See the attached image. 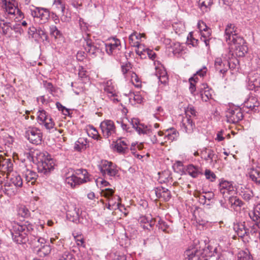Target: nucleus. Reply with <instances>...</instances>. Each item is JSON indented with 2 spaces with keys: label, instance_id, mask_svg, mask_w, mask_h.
I'll list each match as a JSON object with an SVG mask.
<instances>
[{
  "label": "nucleus",
  "instance_id": "obj_1",
  "mask_svg": "<svg viewBox=\"0 0 260 260\" xmlns=\"http://www.w3.org/2000/svg\"><path fill=\"white\" fill-rule=\"evenodd\" d=\"M225 41L229 45L235 54L238 57H243L247 53L248 48L244 39L239 36L234 24H229L225 29Z\"/></svg>",
  "mask_w": 260,
  "mask_h": 260
},
{
  "label": "nucleus",
  "instance_id": "obj_2",
  "mask_svg": "<svg viewBox=\"0 0 260 260\" xmlns=\"http://www.w3.org/2000/svg\"><path fill=\"white\" fill-rule=\"evenodd\" d=\"M33 230V225L28 221L14 223L11 229L13 241L17 244H25L28 241V235Z\"/></svg>",
  "mask_w": 260,
  "mask_h": 260
},
{
  "label": "nucleus",
  "instance_id": "obj_3",
  "mask_svg": "<svg viewBox=\"0 0 260 260\" xmlns=\"http://www.w3.org/2000/svg\"><path fill=\"white\" fill-rule=\"evenodd\" d=\"M90 175L86 170L80 169L74 171L71 176L66 177L65 181L72 188H74L82 184L90 181Z\"/></svg>",
  "mask_w": 260,
  "mask_h": 260
},
{
  "label": "nucleus",
  "instance_id": "obj_4",
  "mask_svg": "<svg viewBox=\"0 0 260 260\" xmlns=\"http://www.w3.org/2000/svg\"><path fill=\"white\" fill-rule=\"evenodd\" d=\"M130 123L139 134L147 135L150 137L151 142L153 144L157 143L156 136L155 135H153L150 126H146L144 124L140 123L139 119L137 118L131 119Z\"/></svg>",
  "mask_w": 260,
  "mask_h": 260
},
{
  "label": "nucleus",
  "instance_id": "obj_5",
  "mask_svg": "<svg viewBox=\"0 0 260 260\" xmlns=\"http://www.w3.org/2000/svg\"><path fill=\"white\" fill-rule=\"evenodd\" d=\"M85 43L83 45L85 50L94 56H96L102 52L105 45V43L103 41L93 42L90 39H85Z\"/></svg>",
  "mask_w": 260,
  "mask_h": 260
},
{
  "label": "nucleus",
  "instance_id": "obj_6",
  "mask_svg": "<svg viewBox=\"0 0 260 260\" xmlns=\"http://www.w3.org/2000/svg\"><path fill=\"white\" fill-rule=\"evenodd\" d=\"M30 14L41 24L45 23L50 18V12L48 9L41 7H35L30 9Z\"/></svg>",
  "mask_w": 260,
  "mask_h": 260
},
{
  "label": "nucleus",
  "instance_id": "obj_7",
  "mask_svg": "<svg viewBox=\"0 0 260 260\" xmlns=\"http://www.w3.org/2000/svg\"><path fill=\"white\" fill-rule=\"evenodd\" d=\"M225 116L228 122L236 123L243 119V114L240 108L231 107L226 111Z\"/></svg>",
  "mask_w": 260,
  "mask_h": 260
},
{
  "label": "nucleus",
  "instance_id": "obj_8",
  "mask_svg": "<svg viewBox=\"0 0 260 260\" xmlns=\"http://www.w3.org/2000/svg\"><path fill=\"white\" fill-rule=\"evenodd\" d=\"M20 167L25 181L27 183L30 182L31 185L35 184L38 177L37 173L26 168V166L23 161H22L21 164H20Z\"/></svg>",
  "mask_w": 260,
  "mask_h": 260
},
{
  "label": "nucleus",
  "instance_id": "obj_9",
  "mask_svg": "<svg viewBox=\"0 0 260 260\" xmlns=\"http://www.w3.org/2000/svg\"><path fill=\"white\" fill-rule=\"evenodd\" d=\"M100 128L105 138H108L116 133L114 123L111 120H105L102 121L100 124Z\"/></svg>",
  "mask_w": 260,
  "mask_h": 260
},
{
  "label": "nucleus",
  "instance_id": "obj_10",
  "mask_svg": "<svg viewBox=\"0 0 260 260\" xmlns=\"http://www.w3.org/2000/svg\"><path fill=\"white\" fill-rule=\"evenodd\" d=\"M200 248V246L196 245L187 249L184 252L185 260H202L203 249Z\"/></svg>",
  "mask_w": 260,
  "mask_h": 260
},
{
  "label": "nucleus",
  "instance_id": "obj_11",
  "mask_svg": "<svg viewBox=\"0 0 260 260\" xmlns=\"http://www.w3.org/2000/svg\"><path fill=\"white\" fill-rule=\"evenodd\" d=\"M54 169V165H53V160L50 158H45L43 160H40L38 163V172L47 176L50 172Z\"/></svg>",
  "mask_w": 260,
  "mask_h": 260
},
{
  "label": "nucleus",
  "instance_id": "obj_12",
  "mask_svg": "<svg viewBox=\"0 0 260 260\" xmlns=\"http://www.w3.org/2000/svg\"><path fill=\"white\" fill-rule=\"evenodd\" d=\"M181 127L184 129L185 133L188 135L189 139L193 140L196 139L195 135L193 134L194 129L196 128V125L190 118L185 117L183 119Z\"/></svg>",
  "mask_w": 260,
  "mask_h": 260
},
{
  "label": "nucleus",
  "instance_id": "obj_13",
  "mask_svg": "<svg viewBox=\"0 0 260 260\" xmlns=\"http://www.w3.org/2000/svg\"><path fill=\"white\" fill-rule=\"evenodd\" d=\"M100 171L105 177H106V175L110 177H115L118 173V171L116 169L115 165L112 162L108 161H105L101 167Z\"/></svg>",
  "mask_w": 260,
  "mask_h": 260
},
{
  "label": "nucleus",
  "instance_id": "obj_14",
  "mask_svg": "<svg viewBox=\"0 0 260 260\" xmlns=\"http://www.w3.org/2000/svg\"><path fill=\"white\" fill-rule=\"evenodd\" d=\"M25 137L30 143L34 144H40L42 141V134L37 128H33L27 130L25 133Z\"/></svg>",
  "mask_w": 260,
  "mask_h": 260
},
{
  "label": "nucleus",
  "instance_id": "obj_15",
  "mask_svg": "<svg viewBox=\"0 0 260 260\" xmlns=\"http://www.w3.org/2000/svg\"><path fill=\"white\" fill-rule=\"evenodd\" d=\"M212 248L205 247L203 248V255L202 260H219V254L217 252V248H214L212 251Z\"/></svg>",
  "mask_w": 260,
  "mask_h": 260
},
{
  "label": "nucleus",
  "instance_id": "obj_16",
  "mask_svg": "<svg viewBox=\"0 0 260 260\" xmlns=\"http://www.w3.org/2000/svg\"><path fill=\"white\" fill-rule=\"evenodd\" d=\"M13 170V164L11 158H6L0 155V171L9 173Z\"/></svg>",
  "mask_w": 260,
  "mask_h": 260
},
{
  "label": "nucleus",
  "instance_id": "obj_17",
  "mask_svg": "<svg viewBox=\"0 0 260 260\" xmlns=\"http://www.w3.org/2000/svg\"><path fill=\"white\" fill-rule=\"evenodd\" d=\"M219 189L223 197L226 198V193L230 194L234 191V186L231 182L222 180L219 184Z\"/></svg>",
  "mask_w": 260,
  "mask_h": 260
},
{
  "label": "nucleus",
  "instance_id": "obj_18",
  "mask_svg": "<svg viewBox=\"0 0 260 260\" xmlns=\"http://www.w3.org/2000/svg\"><path fill=\"white\" fill-rule=\"evenodd\" d=\"M157 198L162 199L165 202L169 201L171 198V194L168 189L159 186L154 189Z\"/></svg>",
  "mask_w": 260,
  "mask_h": 260
},
{
  "label": "nucleus",
  "instance_id": "obj_19",
  "mask_svg": "<svg viewBox=\"0 0 260 260\" xmlns=\"http://www.w3.org/2000/svg\"><path fill=\"white\" fill-rule=\"evenodd\" d=\"M248 88L255 90L260 87V74L258 73H252L248 76Z\"/></svg>",
  "mask_w": 260,
  "mask_h": 260
},
{
  "label": "nucleus",
  "instance_id": "obj_20",
  "mask_svg": "<svg viewBox=\"0 0 260 260\" xmlns=\"http://www.w3.org/2000/svg\"><path fill=\"white\" fill-rule=\"evenodd\" d=\"M259 105V103L257 98L251 95L249 98L244 102V107L247 108L249 111L256 112L258 110V107Z\"/></svg>",
  "mask_w": 260,
  "mask_h": 260
},
{
  "label": "nucleus",
  "instance_id": "obj_21",
  "mask_svg": "<svg viewBox=\"0 0 260 260\" xmlns=\"http://www.w3.org/2000/svg\"><path fill=\"white\" fill-rule=\"evenodd\" d=\"M2 4V7L9 14L15 15L17 8V3L16 0H3Z\"/></svg>",
  "mask_w": 260,
  "mask_h": 260
},
{
  "label": "nucleus",
  "instance_id": "obj_22",
  "mask_svg": "<svg viewBox=\"0 0 260 260\" xmlns=\"http://www.w3.org/2000/svg\"><path fill=\"white\" fill-rule=\"evenodd\" d=\"M114 151L120 154H124L128 150V145L125 141L119 139L112 144Z\"/></svg>",
  "mask_w": 260,
  "mask_h": 260
},
{
  "label": "nucleus",
  "instance_id": "obj_23",
  "mask_svg": "<svg viewBox=\"0 0 260 260\" xmlns=\"http://www.w3.org/2000/svg\"><path fill=\"white\" fill-rule=\"evenodd\" d=\"M258 232V229L255 225V223L253 224H250L248 225L247 228L246 229V234L244 235V238L247 242H249V240H253L255 237V235Z\"/></svg>",
  "mask_w": 260,
  "mask_h": 260
},
{
  "label": "nucleus",
  "instance_id": "obj_24",
  "mask_svg": "<svg viewBox=\"0 0 260 260\" xmlns=\"http://www.w3.org/2000/svg\"><path fill=\"white\" fill-rule=\"evenodd\" d=\"M224 63L220 58H217L215 60V68L216 71H218L220 74L223 75L222 77H224V75L226 73L229 67V62H225Z\"/></svg>",
  "mask_w": 260,
  "mask_h": 260
},
{
  "label": "nucleus",
  "instance_id": "obj_25",
  "mask_svg": "<svg viewBox=\"0 0 260 260\" xmlns=\"http://www.w3.org/2000/svg\"><path fill=\"white\" fill-rule=\"evenodd\" d=\"M114 43L105 44L104 47H105L107 53L109 54H112L116 50H120L119 47L120 46V41L118 39L114 38Z\"/></svg>",
  "mask_w": 260,
  "mask_h": 260
},
{
  "label": "nucleus",
  "instance_id": "obj_26",
  "mask_svg": "<svg viewBox=\"0 0 260 260\" xmlns=\"http://www.w3.org/2000/svg\"><path fill=\"white\" fill-rule=\"evenodd\" d=\"M104 90L107 92L109 98L117 96L115 86L112 80H108L105 83Z\"/></svg>",
  "mask_w": 260,
  "mask_h": 260
},
{
  "label": "nucleus",
  "instance_id": "obj_27",
  "mask_svg": "<svg viewBox=\"0 0 260 260\" xmlns=\"http://www.w3.org/2000/svg\"><path fill=\"white\" fill-rule=\"evenodd\" d=\"M186 171L192 178H197L199 175L202 174V169L198 166L190 164L187 166Z\"/></svg>",
  "mask_w": 260,
  "mask_h": 260
},
{
  "label": "nucleus",
  "instance_id": "obj_28",
  "mask_svg": "<svg viewBox=\"0 0 260 260\" xmlns=\"http://www.w3.org/2000/svg\"><path fill=\"white\" fill-rule=\"evenodd\" d=\"M206 154V156H205L204 159L205 160H210V162H212L213 161L215 163L217 162V160L218 159V156L216 155L214 151L211 149H207L206 148L203 152L202 154Z\"/></svg>",
  "mask_w": 260,
  "mask_h": 260
},
{
  "label": "nucleus",
  "instance_id": "obj_29",
  "mask_svg": "<svg viewBox=\"0 0 260 260\" xmlns=\"http://www.w3.org/2000/svg\"><path fill=\"white\" fill-rule=\"evenodd\" d=\"M208 85L206 83L202 84V87L200 89V94L203 101L207 102L209 99L212 98V94L210 93Z\"/></svg>",
  "mask_w": 260,
  "mask_h": 260
},
{
  "label": "nucleus",
  "instance_id": "obj_30",
  "mask_svg": "<svg viewBox=\"0 0 260 260\" xmlns=\"http://www.w3.org/2000/svg\"><path fill=\"white\" fill-rule=\"evenodd\" d=\"M249 177L253 181L260 183V167L252 168L249 173Z\"/></svg>",
  "mask_w": 260,
  "mask_h": 260
},
{
  "label": "nucleus",
  "instance_id": "obj_31",
  "mask_svg": "<svg viewBox=\"0 0 260 260\" xmlns=\"http://www.w3.org/2000/svg\"><path fill=\"white\" fill-rule=\"evenodd\" d=\"M247 228V226L245 225V222L237 224L235 227V230L239 237L244 238V235L246 234Z\"/></svg>",
  "mask_w": 260,
  "mask_h": 260
},
{
  "label": "nucleus",
  "instance_id": "obj_32",
  "mask_svg": "<svg viewBox=\"0 0 260 260\" xmlns=\"http://www.w3.org/2000/svg\"><path fill=\"white\" fill-rule=\"evenodd\" d=\"M131 44L132 46L137 47L136 52L141 58H145V53L146 52V49L144 48V46L141 44L138 41L134 43V44L131 43Z\"/></svg>",
  "mask_w": 260,
  "mask_h": 260
},
{
  "label": "nucleus",
  "instance_id": "obj_33",
  "mask_svg": "<svg viewBox=\"0 0 260 260\" xmlns=\"http://www.w3.org/2000/svg\"><path fill=\"white\" fill-rule=\"evenodd\" d=\"M167 132L168 133L166 135L165 137V139H167L168 140L173 141L176 140L179 136L178 132L173 127L168 129Z\"/></svg>",
  "mask_w": 260,
  "mask_h": 260
},
{
  "label": "nucleus",
  "instance_id": "obj_34",
  "mask_svg": "<svg viewBox=\"0 0 260 260\" xmlns=\"http://www.w3.org/2000/svg\"><path fill=\"white\" fill-rule=\"evenodd\" d=\"M67 216L68 218H72L71 220L74 222L79 221V209L75 208L73 211H68L67 213Z\"/></svg>",
  "mask_w": 260,
  "mask_h": 260
},
{
  "label": "nucleus",
  "instance_id": "obj_35",
  "mask_svg": "<svg viewBox=\"0 0 260 260\" xmlns=\"http://www.w3.org/2000/svg\"><path fill=\"white\" fill-rule=\"evenodd\" d=\"M10 182L16 187H21L23 184L21 176L17 173L13 174L10 178Z\"/></svg>",
  "mask_w": 260,
  "mask_h": 260
},
{
  "label": "nucleus",
  "instance_id": "obj_36",
  "mask_svg": "<svg viewBox=\"0 0 260 260\" xmlns=\"http://www.w3.org/2000/svg\"><path fill=\"white\" fill-rule=\"evenodd\" d=\"M240 194L245 201L247 202L251 200L254 196L253 191L247 188L241 190Z\"/></svg>",
  "mask_w": 260,
  "mask_h": 260
},
{
  "label": "nucleus",
  "instance_id": "obj_37",
  "mask_svg": "<svg viewBox=\"0 0 260 260\" xmlns=\"http://www.w3.org/2000/svg\"><path fill=\"white\" fill-rule=\"evenodd\" d=\"M50 35L52 37H53L55 39H59L62 37V33L55 25H51L50 26Z\"/></svg>",
  "mask_w": 260,
  "mask_h": 260
},
{
  "label": "nucleus",
  "instance_id": "obj_38",
  "mask_svg": "<svg viewBox=\"0 0 260 260\" xmlns=\"http://www.w3.org/2000/svg\"><path fill=\"white\" fill-rule=\"evenodd\" d=\"M213 3L212 0H199V5L203 11H207Z\"/></svg>",
  "mask_w": 260,
  "mask_h": 260
},
{
  "label": "nucleus",
  "instance_id": "obj_39",
  "mask_svg": "<svg viewBox=\"0 0 260 260\" xmlns=\"http://www.w3.org/2000/svg\"><path fill=\"white\" fill-rule=\"evenodd\" d=\"M114 192L115 191L111 188H106L102 190L101 193L103 196L109 200V199L113 200Z\"/></svg>",
  "mask_w": 260,
  "mask_h": 260
},
{
  "label": "nucleus",
  "instance_id": "obj_40",
  "mask_svg": "<svg viewBox=\"0 0 260 260\" xmlns=\"http://www.w3.org/2000/svg\"><path fill=\"white\" fill-rule=\"evenodd\" d=\"M245 3L249 5V8H251L252 12H256L258 10V5L257 0H245Z\"/></svg>",
  "mask_w": 260,
  "mask_h": 260
},
{
  "label": "nucleus",
  "instance_id": "obj_41",
  "mask_svg": "<svg viewBox=\"0 0 260 260\" xmlns=\"http://www.w3.org/2000/svg\"><path fill=\"white\" fill-rule=\"evenodd\" d=\"M185 112L186 114V117L190 118L191 116H197V112L194 107H193L192 105H188L186 109H185Z\"/></svg>",
  "mask_w": 260,
  "mask_h": 260
},
{
  "label": "nucleus",
  "instance_id": "obj_42",
  "mask_svg": "<svg viewBox=\"0 0 260 260\" xmlns=\"http://www.w3.org/2000/svg\"><path fill=\"white\" fill-rule=\"evenodd\" d=\"M37 35L42 40L43 42L46 41L49 43V37L46 32L41 28L39 27L38 29Z\"/></svg>",
  "mask_w": 260,
  "mask_h": 260
},
{
  "label": "nucleus",
  "instance_id": "obj_43",
  "mask_svg": "<svg viewBox=\"0 0 260 260\" xmlns=\"http://www.w3.org/2000/svg\"><path fill=\"white\" fill-rule=\"evenodd\" d=\"M38 113V119L41 122V123H43L44 121L48 120V115L45 110H39Z\"/></svg>",
  "mask_w": 260,
  "mask_h": 260
},
{
  "label": "nucleus",
  "instance_id": "obj_44",
  "mask_svg": "<svg viewBox=\"0 0 260 260\" xmlns=\"http://www.w3.org/2000/svg\"><path fill=\"white\" fill-rule=\"evenodd\" d=\"M249 216L254 223H257L260 221V214L256 213L254 210L249 213Z\"/></svg>",
  "mask_w": 260,
  "mask_h": 260
},
{
  "label": "nucleus",
  "instance_id": "obj_45",
  "mask_svg": "<svg viewBox=\"0 0 260 260\" xmlns=\"http://www.w3.org/2000/svg\"><path fill=\"white\" fill-rule=\"evenodd\" d=\"M157 226L158 227L159 229H161L163 232L168 233V229L169 228L170 225H168L166 222L162 220L159 219L158 221V223Z\"/></svg>",
  "mask_w": 260,
  "mask_h": 260
},
{
  "label": "nucleus",
  "instance_id": "obj_46",
  "mask_svg": "<svg viewBox=\"0 0 260 260\" xmlns=\"http://www.w3.org/2000/svg\"><path fill=\"white\" fill-rule=\"evenodd\" d=\"M198 78L196 77V78H194V77H191L189 79V83H190V86H189V90L191 92V93L193 95H195V91H196V86L194 85V84L192 82V81H193L194 82H196V80H197Z\"/></svg>",
  "mask_w": 260,
  "mask_h": 260
},
{
  "label": "nucleus",
  "instance_id": "obj_47",
  "mask_svg": "<svg viewBox=\"0 0 260 260\" xmlns=\"http://www.w3.org/2000/svg\"><path fill=\"white\" fill-rule=\"evenodd\" d=\"M205 175L207 179L210 180L212 182L214 181L216 178L215 174L213 172L208 169L206 170Z\"/></svg>",
  "mask_w": 260,
  "mask_h": 260
},
{
  "label": "nucleus",
  "instance_id": "obj_48",
  "mask_svg": "<svg viewBox=\"0 0 260 260\" xmlns=\"http://www.w3.org/2000/svg\"><path fill=\"white\" fill-rule=\"evenodd\" d=\"M143 36H144V35H143ZM142 37V36L140 34H138L136 32L133 33L129 37V43L131 44V43H132L134 44V43L135 42V40H140Z\"/></svg>",
  "mask_w": 260,
  "mask_h": 260
},
{
  "label": "nucleus",
  "instance_id": "obj_49",
  "mask_svg": "<svg viewBox=\"0 0 260 260\" xmlns=\"http://www.w3.org/2000/svg\"><path fill=\"white\" fill-rule=\"evenodd\" d=\"M51 248L49 245H43L39 250V251L42 252L44 255H46L50 253Z\"/></svg>",
  "mask_w": 260,
  "mask_h": 260
},
{
  "label": "nucleus",
  "instance_id": "obj_50",
  "mask_svg": "<svg viewBox=\"0 0 260 260\" xmlns=\"http://www.w3.org/2000/svg\"><path fill=\"white\" fill-rule=\"evenodd\" d=\"M43 124L47 129L53 128L54 126V123L50 117H48V120L44 121Z\"/></svg>",
  "mask_w": 260,
  "mask_h": 260
},
{
  "label": "nucleus",
  "instance_id": "obj_51",
  "mask_svg": "<svg viewBox=\"0 0 260 260\" xmlns=\"http://www.w3.org/2000/svg\"><path fill=\"white\" fill-rule=\"evenodd\" d=\"M19 214L22 217H27L29 216L30 212L25 207L20 208L19 210Z\"/></svg>",
  "mask_w": 260,
  "mask_h": 260
},
{
  "label": "nucleus",
  "instance_id": "obj_52",
  "mask_svg": "<svg viewBox=\"0 0 260 260\" xmlns=\"http://www.w3.org/2000/svg\"><path fill=\"white\" fill-rule=\"evenodd\" d=\"M211 35L210 29L207 27V29H204L203 31L201 32V40L203 39L209 38Z\"/></svg>",
  "mask_w": 260,
  "mask_h": 260
},
{
  "label": "nucleus",
  "instance_id": "obj_53",
  "mask_svg": "<svg viewBox=\"0 0 260 260\" xmlns=\"http://www.w3.org/2000/svg\"><path fill=\"white\" fill-rule=\"evenodd\" d=\"M132 64L130 62H127L121 66V71L124 75L126 74L131 69Z\"/></svg>",
  "mask_w": 260,
  "mask_h": 260
},
{
  "label": "nucleus",
  "instance_id": "obj_54",
  "mask_svg": "<svg viewBox=\"0 0 260 260\" xmlns=\"http://www.w3.org/2000/svg\"><path fill=\"white\" fill-rule=\"evenodd\" d=\"M240 255L238 256V260H253L252 256L247 252H244Z\"/></svg>",
  "mask_w": 260,
  "mask_h": 260
},
{
  "label": "nucleus",
  "instance_id": "obj_55",
  "mask_svg": "<svg viewBox=\"0 0 260 260\" xmlns=\"http://www.w3.org/2000/svg\"><path fill=\"white\" fill-rule=\"evenodd\" d=\"M73 255L69 252H65L59 257L58 260H72Z\"/></svg>",
  "mask_w": 260,
  "mask_h": 260
},
{
  "label": "nucleus",
  "instance_id": "obj_56",
  "mask_svg": "<svg viewBox=\"0 0 260 260\" xmlns=\"http://www.w3.org/2000/svg\"><path fill=\"white\" fill-rule=\"evenodd\" d=\"M207 71V68L206 67H203L202 69L197 72L196 74L194 75L193 77L195 78L196 75L200 76V77H204L206 75Z\"/></svg>",
  "mask_w": 260,
  "mask_h": 260
},
{
  "label": "nucleus",
  "instance_id": "obj_57",
  "mask_svg": "<svg viewBox=\"0 0 260 260\" xmlns=\"http://www.w3.org/2000/svg\"><path fill=\"white\" fill-rule=\"evenodd\" d=\"M43 85L51 93L54 91L53 85L51 82H48L47 81L44 82Z\"/></svg>",
  "mask_w": 260,
  "mask_h": 260
},
{
  "label": "nucleus",
  "instance_id": "obj_58",
  "mask_svg": "<svg viewBox=\"0 0 260 260\" xmlns=\"http://www.w3.org/2000/svg\"><path fill=\"white\" fill-rule=\"evenodd\" d=\"M69 3L71 4L74 8H78L82 6L79 0H66Z\"/></svg>",
  "mask_w": 260,
  "mask_h": 260
},
{
  "label": "nucleus",
  "instance_id": "obj_59",
  "mask_svg": "<svg viewBox=\"0 0 260 260\" xmlns=\"http://www.w3.org/2000/svg\"><path fill=\"white\" fill-rule=\"evenodd\" d=\"M166 172H162V173H158V175H159V179L161 183L162 182L165 183L168 181V178L166 177Z\"/></svg>",
  "mask_w": 260,
  "mask_h": 260
},
{
  "label": "nucleus",
  "instance_id": "obj_60",
  "mask_svg": "<svg viewBox=\"0 0 260 260\" xmlns=\"http://www.w3.org/2000/svg\"><path fill=\"white\" fill-rule=\"evenodd\" d=\"M83 139L80 138L76 142L75 149L78 151H80L82 148L83 147V145H82V147L79 146L80 144L83 145Z\"/></svg>",
  "mask_w": 260,
  "mask_h": 260
},
{
  "label": "nucleus",
  "instance_id": "obj_61",
  "mask_svg": "<svg viewBox=\"0 0 260 260\" xmlns=\"http://www.w3.org/2000/svg\"><path fill=\"white\" fill-rule=\"evenodd\" d=\"M85 53L84 52L82 51H79L77 52L76 57L77 60L79 61H83V59L85 58Z\"/></svg>",
  "mask_w": 260,
  "mask_h": 260
},
{
  "label": "nucleus",
  "instance_id": "obj_62",
  "mask_svg": "<svg viewBox=\"0 0 260 260\" xmlns=\"http://www.w3.org/2000/svg\"><path fill=\"white\" fill-rule=\"evenodd\" d=\"M78 74L81 78L86 77V71L83 67H79Z\"/></svg>",
  "mask_w": 260,
  "mask_h": 260
},
{
  "label": "nucleus",
  "instance_id": "obj_63",
  "mask_svg": "<svg viewBox=\"0 0 260 260\" xmlns=\"http://www.w3.org/2000/svg\"><path fill=\"white\" fill-rule=\"evenodd\" d=\"M38 29L35 27H29L28 33L29 36L32 38H35L34 35L36 34L37 35Z\"/></svg>",
  "mask_w": 260,
  "mask_h": 260
},
{
  "label": "nucleus",
  "instance_id": "obj_64",
  "mask_svg": "<svg viewBox=\"0 0 260 260\" xmlns=\"http://www.w3.org/2000/svg\"><path fill=\"white\" fill-rule=\"evenodd\" d=\"M113 260H126V257L124 254H115Z\"/></svg>",
  "mask_w": 260,
  "mask_h": 260
}]
</instances>
